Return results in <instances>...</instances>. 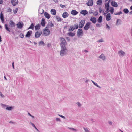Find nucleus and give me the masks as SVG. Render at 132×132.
Masks as SVG:
<instances>
[{
  "label": "nucleus",
  "instance_id": "nucleus-53",
  "mask_svg": "<svg viewBox=\"0 0 132 132\" xmlns=\"http://www.w3.org/2000/svg\"><path fill=\"white\" fill-rule=\"evenodd\" d=\"M3 3L2 0H0V4H2Z\"/></svg>",
  "mask_w": 132,
  "mask_h": 132
},
{
  "label": "nucleus",
  "instance_id": "nucleus-10",
  "mask_svg": "<svg viewBox=\"0 0 132 132\" xmlns=\"http://www.w3.org/2000/svg\"><path fill=\"white\" fill-rule=\"evenodd\" d=\"M23 24L22 22H19L17 24V28L19 29H21L23 27Z\"/></svg>",
  "mask_w": 132,
  "mask_h": 132
},
{
  "label": "nucleus",
  "instance_id": "nucleus-30",
  "mask_svg": "<svg viewBox=\"0 0 132 132\" xmlns=\"http://www.w3.org/2000/svg\"><path fill=\"white\" fill-rule=\"evenodd\" d=\"M102 17L100 16H99L97 20L98 22L99 23H101L102 22Z\"/></svg>",
  "mask_w": 132,
  "mask_h": 132
},
{
  "label": "nucleus",
  "instance_id": "nucleus-51",
  "mask_svg": "<svg viewBox=\"0 0 132 132\" xmlns=\"http://www.w3.org/2000/svg\"><path fill=\"white\" fill-rule=\"evenodd\" d=\"M56 120L57 121H60V119L59 118H57L56 119Z\"/></svg>",
  "mask_w": 132,
  "mask_h": 132
},
{
  "label": "nucleus",
  "instance_id": "nucleus-7",
  "mask_svg": "<svg viewBox=\"0 0 132 132\" xmlns=\"http://www.w3.org/2000/svg\"><path fill=\"white\" fill-rule=\"evenodd\" d=\"M91 24L90 22H87L84 27V29L85 30H87L89 28Z\"/></svg>",
  "mask_w": 132,
  "mask_h": 132
},
{
  "label": "nucleus",
  "instance_id": "nucleus-21",
  "mask_svg": "<svg viewBox=\"0 0 132 132\" xmlns=\"http://www.w3.org/2000/svg\"><path fill=\"white\" fill-rule=\"evenodd\" d=\"M0 17L2 22H3L4 21V18L2 12L0 13Z\"/></svg>",
  "mask_w": 132,
  "mask_h": 132
},
{
  "label": "nucleus",
  "instance_id": "nucleus-47",
  "mask_svg": "<svg viewBox=\"0 0 132 132\" xmlns=\"http://www.w3.org/2000/svg\"><path fill=\"white\" fill-rule=\"evenodd\" d=\"M103 42V39H101L99 40L98 41V42Z\"/></svg>",
  "mask_w": 132,
  "mask_h": 132
},
{
  "label": "nucleus",
  "instance_id": "nucleus-12",
  "mask_svg": "<svg viewBox=\"0 0 132 132\" xmlns=\"http://www.w3.org/2000/svg\"><path fill=\"white\" fill-rule=\"evenodd\" d=\"M61 48V50L60 52V54L61 56H63L64 55L65 53V51L66 50V48L65 47V49H63L62 48Z\"/></svg>",
  "mask_w": 132,
  "mask_h": 132
},
{
  "label": "nucleus",
  "instance_id": "nucleus-56",
  "mask_svg": "<svg viewBox=\"0 0 132 132\" xmlns=\"http://www.w3.org/2000/svg\"><path fill=\"white\" fill-rule=\"evenodd\" d=\"M12 64V66H13V69H14V62Z\"/></svg>",
  "mask_w": 132,
  "mask_h": 132
},
{
  "label": "nucleus",
  "instance_id": "nucleus-28",
  "mask_svg": "<svg viewBox=\"0 0 132 132\" xmlns=\"http://www.w3.org/2000/svg\"><path fill=\"white\" fill-rule=\"evenodd\" d=\"M99 58L104 60H105L106 59L105 56H104V55L103 54H102L100 56Z\"/></svg>",
  "mask_w": 132,
  "mask_h": 132
},
{
  "label": "nucleus",
  "instance_id": "nucleus-46",
  "mask_svg": "<svg viewBox=\"0 0 132 132\" xmlns=\"http://www.w3.org/2000/svg\"><path fill=\"white\" fill-rule=\"evenodd\" d=\"M39 44H44V42L43 41H41L40 42Z\"/></svg>",
  "mask_w": 132,
  "mask_h": 132
},
{
  "label": "nucleus",
  "instance_id": "nucleus-4",
  "mask_svg": "<svg viewBox=\"0 0 132 132\" xmlns=\"http://www.w3.org/2000/svg\"><path fill=\"white\" fill-rule=\"evenodd\" d=\"M83 35V31L82 29H78L77 33V35L78 37H80L82 36Z\"/></svg>",
  "mask_w": 132,
  "mask_h": 132
},
{
  "label": "nucleus",
  "instance_id": "nucleus-19",
  "mask_svg": "<svg viewBox=\"0 0 132 132\" xmlns=\"http://www.w3.org/2000/svg\"><path fill=\"white\" fill-rule=\"evenodd\" d=\"M80 13L84 15H85L88 13V12L86 10H82L80 12Z\"/></svg>",
  "mask_w": 132,
  "mask_h": 132
},
{
  "label": "nucleus",
  "instance_id": "nucleus-35",
  "mask_svg": "<svg viewBox=\"0 0 132 132\" xmlns=\"http://www.w3.org/2000/svg\"><path fill=\"white\" fill-rule=\"evenodd\" d=\"M34 25L33 23L31 24L30 25V26L28 28V29H33L34 28Z\"/></svg>",
  "mask_w": 132,
  "mask_h": 132
},
{
  "label": "nucleus",
  "instance_id": "nucleus-1",
  "mask_svg": "<svg viewBox=\"0 0 132 132\" xmlns=\"http://www.w3.org/2000/svg\"><path fill=\"white\" fill-rule=\"evenodd\" d=\"M60 45L61 48L65 49V47H66L65 45L67 44L66 40L64 38L62 37H60Z\"/></svg>",
  "mask_w": 132,
  "mask_h": 132
},
{
  "label": "nucleus",
  "instance_id": "nucleus-63",
  "mask_svg": "<svg viewBox=\"0 0 132 132\" xmlns=\"http://www.w3.org/2000/svg\"><path fill=\"white\" fill-rule=\"evenodd\" d=\"M31 116L33 118H34V116H32V115H31Z\"/></svg>",
  "mask_w": 132,
  "mask_h": 132
},
{
  "label": "nucleus",
  "instance_id": "nucleus-26",
  "mask_svg": "<svg viewBox=\"0 0 132 132\" xmlns=\"http://www.w3.org/2000/svg\"><path fill=\"white\" fill-rule=\"evenodd\" d=\"M111 19L110 14L109 13H108L106 16V20L107 21H109Z\"/></svg>",
  "mask_w": 132,
  "mask_h": 132
},
{
  "label": "nucleus",
  "instance_id": "nucleus-25",
  "mask_svg": "<svg viewBox=\"0 0 132 132\" xmlns=\"http://www.w3.org/2000/svg\"><path fill=\"white\" fill-rule=\"evenodd\" d=\"M40 24H38L35 26V30H38L40 29Z\"/></svg>",
  "mask_w": 132,
  "mask_h": 132
},
{
  "label": "nucleus",
  "instance_id": "nucleus-36",
  "mask_svg": "<svg viewBox=\"0 0 132 132\" xmlns=\"http://www.w3.org/2000/svg\"><path fill=\"white\" fill-rule=\"evenodd\" d=\"M111 5L112 6L114 7H116V2H111Z\"/></svg>",
  "mask_w": 132,
  "mask_h": 132
},
{
  "label": "nucleus",
  "instance_id": "nucleus-16",
  "mask_svg": "<svg viewBox=\"0 0 132 132\" xmlns=\"http://www.w3.org/2000/svg\"><path fill=\"white\" fill-rule=\"evenodd\" d=\"M32 33V31H28L27 33L26 34V37H30V36L31 34Z\"/></svg>",
  "mask_w": 132,
  "mask_h": 132
},
{
  "label": "nucleus",
  "instance_id": "nucleus-50",
  "mask_svg": "<svg viewBox=\"0 0 132 132\" xmlns=\"http://www.w3.org/2000/svg\"><path fill=\"white\" fill-rule=\"evenodd\" d=\"M92 82L94 83V84H95V85L97 86H98L97 85V84L96 83H95L94 82V81H92Z\"/></svg>",
  "mask_w": 132,
  "mask_h": 132
},
{
  "label": "nucleus",
  "instance_id": "nucleus-18",
  "mask_svg": "<svg viewBox=\"0 0 132 132\" xmlns=\"http://www.w3.org/2000/svg\"><path fill=\"white\" fill-rule=\"evenodd\" d=\"M69 15V14L67 12H64L62 14V16L63 18H65L67 17Z\"/></svg>",
  "mask_w": 132,
  "mask_h": 132
},
{
  "label": "nucleus",
  "instance_id": "nucleus-60",
  "mask_svg": "<svg viewBox=\"0 0 132 132\" xmlns=\"http://www.w3.org/2000/svg\"><path fill=\"white\" fill-rule=\"evenodd\" d=\"M84 52H88V51L87 50H84Z\"/></svg>",
  "mask_w": 132,
  "mask_h": 132
},
{
  "label": "nucleus",
  "instance_id": "nucleus-22",
  "mask_svg": "<svg viewBox=\"0 0 132 132\" xmlns=\"http://www.w3.org/2000/svg\"><path fill=\"white\" fill-rule=\"evenodd\" d=\"M5 29L9 32L11 31V29L9 27L8 25L6 24H5Z\"/></svg>",
  "mask_w": 132,
  "mask_h": 132
},
{
  "label": "nucleus",
  "instance_id": "nucleus-11",
  "mask_svg": "<svg viewBox=\"0 0 132 132\" xmlns=\"http://www.w3.org/2000/svg\"><path fill=\"white\" fill-rule=\"evenodd\" d=\"M86 4L88 6H92L93 5V0H89Z\"/></svg>",
  "mask_w": 132,
  "mask_h": 132
},
{
  "label": "nucleus",
  "instance_id": "nucleus-17",
  "mask_svg": "<svg viewBox=\"0 0 132 132\" xmlns=\"http://www.w3.org/2000/svg\"><path fill=\"white\" fill-rule=\"evenodd\" d=\"M78 13V12L74 10H72L71 12V14L74 15H77Z\"/></svg>",
  "mask_w": 132,
  "mask_h": 132
},
{
  "label": "nucleus",
  "instance_id": "nucleus-32",
  "mask_svg": "<svg viewBox=\"0 0 132 132\" xmlns=\"http://www.w3.org/2000/svg\"><path fill=\"white\" fill-rule=\"evenodd\" d=\"M68 35L69 36H73L75 35V34L74 33H73L70 32V33H68Z\"/></svg>",
  "mask_w": 132,
  "mask_h": 132
},
{
  "label": "nucleus",
  "instance_id": "nucleus-6",
  "mask_svg": "<svg viewBox=\"0 0 132 132\" xmlns=\"http://www.w3.org/2000/svg\"><path fill=\"white\" fill-rule=\"evenodd\" d=\"M42 34V32L41 31H38L36 32L35 33V37L37 38L39 37Z\"/></svg>",
  "mask_w": 132,
  "mask_h": 132
},
{
  "label": "nucleus",
  "instance_id": "nucleus-33",
  "mask_svg": "<svg viewBox=\"0 0 132 132\" xmlns=\"http://www.w3.org/2000/svg\"><path fill=\"white\" fill-rule=\"evenodd\" d=\"M123 11L125 13H128L129 12L128 10L127 9H125L123 10Z\"/></svg>",
  "mask_w": 132,
  "mask_h": 132
},
{
  "label": "nucleus",
  "instance_id": "nucleus-58",
  "mask_svg": "<svg viewBox=\"0 0 132 132\" xmlns=\"http://www.w3.org/2000/svg\"><path fill=\"white\" fill-rule=\"evenodd\" d=\"M70 129L72 130H75V129L73 128H71Z\"/></svg>",
  "mask_w": 132,
  "mask_h": 132
},
{
  "label": "nucleus",
  "instance_id": "nucleus-27",
  "mask_svg": "<svg viewBox=\"0 0 132 132\" xmlns=\"http://www.w3.org/2000/svg\"><path fill=\"white\" fill-rule=\"evenodd\" d=\"M56 18L58 22H61L62 21L61 18L59 16H56Z\"/></svg>",
  "mask_w": 132,
  "mask_h": 132
},
{
  "label": "nucleus",
  "instance_id": "nucleus-45",
  "mask_svg": "<svg viewBox=\"0 0 132 132\" xmlns=\"http://www.w3.org/2000/svg\"><path fill=\"white\" fill-rule=\"evenodd\" d=\"M41 10L42 11L41 12H40V13L41 14H42L44 13V11L43 9H42Z\"/></svg>",
  "mask_w": 132,
  "mask_h": 132
},
{
  "label": "nucleus",
  "instance_id": "nucleus-34",
  "mask_svg": "<svg viewBox=\"0 0 132 132\" xmlns=\"http://www.w3.org/2000/svg\"><path fill=\"white\" fill-rule=\"evenodd\" d=\"M18 10V8H16L13 10V12L14 14L16 13Z\"/></svg>",
  "mask_w": 132,
  "mask_h": 132
},
{
  "label": "nucleus",
  "instance_id": "nucleus-49",
  "mask_svg": "<svg viewBox=\"0 0 132 132\" xmlns=\"http://www.w3.org/2000/svg\"><path fill=\"white\" fill-rule=\"evenodd\" d=\"M0 95L2 97H4V96L2 94V93L0 92Z\"/></svg>",
  "mask_w": 132,
  "mask_h": 132
},
{
  "label": "nucleus",
  "instance_id": "nucleus-20",
  "mask_svg": "<svg viewBox=\"0 0 132 132\" xmlns=\"http://www.w3.org/2000/svg\"><path fill=\"white\" fill-rule=\"evenodd\" d=\"M41 24L43 27H44L45 25V19L44 18H42L41 22Z\"/></svg>",
  "mask_w": 132,
  "mask_h": 132
},
{
  "label": "nucleus",
  "instance_id": "nucleus-23",
  "mask_svg": "<svg viewBox=\"0 0 132 132\" xmlns=\"http://www.w3.org/2000/svg\"><path fill=\"white\" fill-rule=\"evenodd\" d=\"M51 12L52 14L55 15L56 13V11L54 9H52L51 10Z\"/></svg>",
  "mask_w": 132,
  "mask_h": 132
},
{
  "label": "nucleus",
  "instance_id": "nucleus-14",
  "mask_svg": "<svg viewBox=\"0 0 132 132\" xmlns=\"http://www.w3.org/2000/svg\"><path fill=\"white\" fill-rule=\"evenodd\" d=\"M90 20L94 23H95L96 22V18L92 16L90 19Z\"/></svg>",
  "mask_w": 132,
  "mask_h": 132
},
{
  "label": "nucleus",
  "instance_id": "nucleus-40",
  "mask_svg": "<svg viewBox=\"0 0 132 132\" xmlns=\"http://www.w3.org/2000/svg\"><path fill=\"white\" fill-rule=\"evenodd\" d=\"M32 125L36 129V130H37V131H38V129L36 128V127L35 126V125L34 124H33L32 123Z\"/></svg>",
  "mask_w": 132,
  "mask_h": 132
},
{
  "label": "nucleus",
  "instance_id": "nucleus-64",
  "mask_svg": "<svg viewBox=\"0 0 132 132\" xmlns=\"http://www.w3.org/2000/svg\"><path fill=\"white\" fill-rule=\"evenodd\" d=\"M130 14H132V11L131 12H130Z\"/></svg>",
  "mask_w": 132,
  "mask_h": 132
},
{
  "label": "nucleus",
  "instance_id": "nucleus-13",
  "mask_svg": "<svg viewBox=\"0 0 132 132\" xmlns=\"http://www.w3.org/2000/svg\"><path fill=\"white\" fill-rule=\"evenodd\" d=\"M11 2L13 6H15L18 4V2L17 0H12L11 1Z\"/></svg>",
  "mask_w": 132,
  "mask_h": 132
},
{
  "label": "nucleus",
  "instance_id": "nucleus-37",
  "mask_svg": "<svg viewBox=\"0 0 132 132\" xmlns=\"http://www.w3.org/2000/svg\"><path fill=\"white\" fill-rule=\"evenodd\" d=\"M19 36L21 38H23L24 37V34H23L21 33L20 34Z\"/></svg>",
  "mask_w": 132,
  "mask_h": 132
},
{
  "label": "nucleus",
  "instance_id": "nucleus-24",
  "mask_svg": "<svg viewBox=\"0 0 132 132\" xmlns=\"http://www.w3.org/2000/svg\"><path fill=\"white\" fill-rule=\"evenodd\" d=\"M44 15L46 18H47L48 19H49L50 18V15L47 12H45L44 13Z\"/></svg>",
  "mask_w": 132,
  "mask_h": 132
},
{
  "label": "nucleus",
  "instance_id": "nucleus-43",
  "mask_svg": "<svg viewBox=\"0 0 132 132\" xmlns=\"http://www.w3.org/2000/svg\"><path fill=\"white\" fill-rule=\"evenodd\" d=\"M96 26L97 27H101V25L99 24H97L96 25Z\"/></svg>",
  "mask_w": 132,
  "mask_h": 132
},
{
  "label": "nucleus",
  "instance_id": "nucleus-15",
  "mask_svg": "<svg viewBox=\"0 0 132 132\" xmlns=\"http://www.w3.org/2000/svg\"><path fill=\"white\" fill-rule=\"evenodd\" d=\"M118 53L120 56H124L125 54V52L121 50L119 51Z\"/></svg>",
  "mask_w": 132,
  "mask_h": 132
},
{
  "label": "nucleus",
  "instance_id": "nucleus-48",
  "mask_svg": "<svg viewBox=\"0 0 132 132\" xmlns=\"http://www.w3.org/2000/svg\"><path fill=\"white\" fill-rule=\"evenodd\" d=\"M59 116H60L62 118H63L65 119V117L64 116L62 115H59Z\"/></svg>",
  "mask_w": 132,
  "mask_h": 132
},
{
  "label": "nucleus",
  "instance_id": "nucleus-3",
  "mask_svg": "<svg viewBox=\"0 0 132 132\" xmlns=\"http://www.w3.org/2000/svg\"><path fill=\"white\" fill-rule=\"evenodd\" d=\"M43 33L45 36H47L50 35V31L48 29L46 28L44 29Z\"/></svg>",
  "mask_w": 132,
  "mask_h": 132
},
{
  "label": "nucleus",
  "instance_id": "nucleus-42",
  "mask_svg": "<svg viewBox=\"0 0 132 132\" xmlns=\"http://www.w3.org/2000/svg\"><path fill=\"white\" fill-rule=\"evenodd\" d=\"M12 11L11 9L10 8H9L7 10V12H11Z\"/></svg>",
  "mask_w": 132,
  "mask_h": 132
},
{
  "label": "nucleus",
  "instance_id": "nucleus-54",
  "mask_svg": "<svg viewBox=\"0 0 132 132\" xmlns=\"http://www.w3.org/2000/svg\"><path fill=\"white\" fill-rule=\"evenodd\" d=\"M106 25L107 26V28L109 29L110 28V27L107 24Z\"/></svg>",
  "mask_w": 132,
  "mask_h": 132
},
{
  "label": "nucleus",
  "instance_id": "nucleus-2",
  "mask_svg": "<svg viewBox=\"0 0 132 132\" xmlns=\"http://www.w3.org/2000/svg\"><path fill=\"white\" fill-rule=\"evenodd\" d=\"M78 25L77 24H76L74 25V26H72L70 27L69 29V31H72L74 30L75 29H77L78 28Z\"/></svg>",
  "mask_w": 132,
  "mask_h": 132
},
{
  "label": "nucleus",
  "instance_id": "nucleus-39",
  "mask_svg": "<svg viewBox=\"0 0 132 132\" xmlns=\"http://www.w3.org/2000/svg\"><path fill=\"white\" fill-rule=\"evenodd\" d=\"M60 7L62 8H63L64 7H65L64 5H63L62 4H60Z\"/></svg>",
  "mask_w": 132,
  "mask_h": 132
},
{
  "label": "nucleus",
  "instance_id": "nucleus-57",
  "mask_svg": "<svg viewBox=\"0 0 132 132\" xmlns=\"http://www.w3.org/2000/svg\"><path fill=\"white\" fill-rule=\"evenodd\" d=\"M109 124H111V125L112 124V122H110V121L109 122Z\"/></svg>",
  "mask_w": 132,
  "mask_h": 132
},
{
  "label": "nucleus",
  "instance_id": "nucleus-31",
  "mask_svg": "<svg viewBox=\"0 0 132 132\" xmlns=\"http://www.w3.org/2000/svg\"><path fill=\"white\" fill-rule=\"evenodd\" d=\"M110 10L109 11V12H110L112 14L114 12V9L113 7H111L110 8Z\"/></svg>",
  "mask_w": 132,
  "mask_h": 132
},
{
  "label": "nucleus",
  "instance_id": "nucleus-55",
  "mask_svg": "<svg viewBox=\"0 0 132 132\" xmlns=\"http://www.w3.org/2000/svg\"><path fill=\"white\" fill-rule=\"evenodd\" d=\"M120 21V20H119V19H118V20H117V24H118V22L119 21Z\"/></svg>",
  "mask_w": 132,
  "mask_h": 132
},
{
  "label": "nucleus",
  "instance_id": "nucleus-59",
  "mask_svg": "<svg viewBox=\"0 0 132 132\" xmlns=\"http://www.w3.org/2000/svg\"><path fill=\"white\" fill-rule=\"evenodd\" d=\"M2 40H1V36H0V42H1Z\"/></svg>",
  "mask_w": 132,
  "mask_h": 132
},
{
  "label": "nucleus",
  "instance_id": "nucleus-61",
  "mask_svg": "<svg viewBox=\"0 0 132 132\" xmlns=\"http://www.w3.org/2000/svg\"><path fill=\"white\" fill-rule=\"evenodd\" d=\"M28 114L30 116L31 115L29 113H28Z\"/></svg>",
  "mask_w": 132,
  "mask_h": 132
},
{
  "label": "nucleus",
  "instance_id": "nucleus-44",
  "mask_svg": "<svg viewBox=\"0 0 132 132\" xmlns=\"http://www.w3.org/2000/svg\"><path fill=\"white\" fill-rule=\"evenodd\" d=\"M99 12L101 13L102 12V10L101 7L99 8Z\"/></svg>",
  "mask_w": 132,
  "mask_h": 132
},
{
  "label": "nucleus",
  "instance_id": "nucleus-9",
  "mask_svg": "<svg viewBox=\"0 0 132 132\" xmlns=\"http://www.w3.org/2000/svg\"><path fill=\"white\" fill-rule=\"evenodd\" d=\"M110 1V0H109L108 2L106 3L105 5V8L106 9V11H105V12L106 13V14L109 12V3Z\"/></svg>",
  "mask_w": 132,
  "mask_h": 132
},
{
  "label": "nucleus",
  "instance_id": "nucleus-29",
  "mask_svg": "<svg viewBox=\"0 0 132 132\" xmlns=\"http://www.w3.org/2000/svg\"><path fill=\"white\" fill-rule=\"evenodd\" d=\"M102 3V0H98L97 2V4L98 5H101Z\"/></svg>",
  "mask_w": 132,
  "mask_h": 132
},
{
  "label": "nucleus",
  "instance_id": "nucleus-8",
  "mask_svg": "<svg viewBox=\"0 0 132 132\" xmlns=\"http://www.w3.org/2000/svg\"><path fill=\"white\" fill-rule=\"evenodd\" d=\"M15 23L12 20H10L9 22V27L11 28L15 27Z\"/></svg>",
  "mask_w": 132,
  "mask_h": 132
},
{
  "label": "nucleus",
  "instance_id": "nucleus-38",
  "mask_svg": "<svg viewBox=\"0 0 132 132\" xmlns=\"http://www.w3.org/2000/svg\"><path fill=\"white\" fill-rule=\"evenodd\" d=\"M6 109L8 110H11L12 109V108L11 107H9L6 108Z\"/></svg>",
  "mask_w": 132,
  "mask_h": 132
},
{
  "label": "nucleus",
  "instance_id": "nucleus-52",
  "mask_svg": "<svg viewBox=\"0 0 132 132\" xmlns=\"http://www.w3.org/2000/svg\"><path fill=\"white\" fill-rule=\"evenodd\" d=\"M77 104H78V105L79 106H81V104L79 103V102H78L77 103Z\"/></svg>",
  "mask_w": 132,
  "mask_h": 132
},
{
  "label": "nucleus",
  "instance_id": "nucleus-41",
  "mask_svg": "<svg viewBox=\"0 0 132 132\" xmlns=\"http://www.w3.org/2000/svg\"><path fill=\"white\" fill-rule=\"evenodd\" d=\"M84 128L86 132H89V131L87 128Z\"/></svg>",
  "mask_w": 132,
  "mask_h": 132
},
{
  "label": "nucleus",
  "instance_id": "nucleus-62",
  "mask_svg": "<svg viewBox=\"0 0 132 132\" xmlns=\"http://www.w3.org/2000/svg\"><path fill=\"white\" fill-rule=\"evenodd\" d=\"M130 8L131 10H132V6H131Z\"/></svg>",
  "mask_w": 132,
  "mask_h": 132
},
{
  "label": "nucleus",
  "instance_id": "nucleus-5",
  "mask_svg": "<svg viewBox=\"0 0 132 132\" xmlns=\"http://www.w3.org/2000/svg\"><path fill=\"white\" fill-rule=\"evenodd\" d=\"M85 23V21L84 20H81L79 23V27L80 28H82Z\"/></svg>",
  "mask_w": 132,
  "mask_h": 132
}]
</instances>
